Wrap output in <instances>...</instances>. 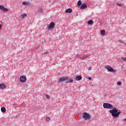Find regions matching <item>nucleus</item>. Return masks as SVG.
I'll return each instance as SVG.
<instances>
[{"label": "nucleus", "instance_id": "f257e3e1", "mask_svg": "<svg viewBox=\"0 0 126 126\" xmlns=\"http://www.w3.org/2000/svg\"><path fill=\"white\" fill-rule=\"evenodd\" d=\"M109 113L111 114V116L114 118H118L121 114V112H118V109L116 107H114L112 110H109Z\"/></svg>", "mask_w": 126, "mask_h": 126}, {"label": "nucleus", "instance_id": "f03ea898", "mask_svg": "<svg viewBox=\"0 0 126 126\" xmlns=\"http://www.w3.org/2000/svg\"><path fill=\"white\" fill-rule=\"evenodd\" d=\"M83 119H84L85 121H87L91 119V116L87 112H84L83 113Z\"/></svg>", "mask_w": 126, "mask_h": 126}, {"label": "nucleus", "instance_id": "7ed1b4c3", "mask_svg": "<svg viewBox=\"0 0 126 126\" xmlns=\"http://www.w3.org/2000/svg\"><path fill=\"white\" fill-rule=\"evenodd\" d=\"M103 106L105 109H114V106L110 103H104Z\"/></svg>", "mask_w": 126, "mask_h": 126}, {"label": "nucleus", "instance_id": "20e7f679", "mask_svg": "<svg viewBox=\"0 0 126 126\" xmlns=\"http://www.w3.org/2000/svg\"><path fill=\"white\" fill-rule=\"evenodd\" d=\"M105 68H107V69L108 70V71H110V72H116L117 71V70L114 69V68H112L110 65L105 66Z\"/></svg>", "mask_w": 126, "mask_h": 126}, {"label": "nucleus", "instance_id": "39448f33", "mask_svg": "<svg viewBox=\"0 0 126 126\" xmlns=\"http://www.w3.org/2000/svg\"><path fill=\"white\" fill-rule=\"evenodd\" d=\"M56 25L55 24V23L54 22H51L48 27V29H49V30H50V29H54V28H55V26Z\"/></svg>", "mask_w": 126, "mask_h": 126}, {"label": "nucleus", "instance_id": "423d86ee", "mask_svg": "<svg viewBox=\"0 0 126 126\" xmlns=\"http://www.w3.org/2000/svg\"><path fill=\"white\" fill-rule=\"evenodd\" d=\"M21 82H25L26 81V77L25 76H22L20 78Z\"/></svg>", "mask_w": 126, "mask_h": 126}, {"label": "nucleus", "instance_id": "0eeeda50", "mask_svg": "<svg viewBox=\"0 0 126 126\" xmlns=\"http://www.w3.org/2000/svg\"><path fill=\"white\" fill-rule=\"evenodd\" d=\"M0 10H2V11H7L8 9L5 8L3 6L0 5Z\"/></svg>", "mask_w": 126, "mask_h": 126}, {"label": "nucleus", "instance_id": "6e6552de", "mask_svg": "<svg viewBox=\"0 0 126 126\" xmlns=\"http://www.w3.org/2000/svg\"><path fill=\"white\" fill-rule=\"evenodd\" d=\"M67 79V77H63L62 78H61L59 80V82H63V81H64V80H66Z\"/></svg>", "mask_w": 126, "mask_h": 126}, {"label": "nucleus", "instance_id": "1a4fd4ad", "mask_svg": "<svg viewBox=\"0 0 126 126\" xmlns=\"http://www.w3.org/2000/svg\"><path fill=\"white\" fill-rule=\"evenodd\" d=\"M4 88H6V86L4 83L0 84V89H4Z\"/></svg>", "mask_w": 126, "mask_h": 126}, {"label": "nucleus", "instance_id": "9d476101", "mask_svg": "<svg viewBox=\"0 0 126 126\" xmlns=\"http://www.w3.org/2000/svg\"><path fill=\"white\" fill-rule=\"evenodd\" d=\"M75 79L77 81H79V80H81V79H82V77L81 76H77Z\"/></svg>", "mask_w": 126, "mask_h": 126}, {"label": "nucleus", "instance_id": "9b49d317", "mask_svg": "<svg viewBox=\"0 0 126 126\" xmlns=\"http://www.w3.org/2000/svg\"><path fill=\"white\" fill-rule=\"evenodd\" d=\"M65 12H66L67 13H71V12H72V9H71V8L67 9Z\"/></svg>", "mask_w": 126, "mask_h": 126}, {"label": "nucleus", "instance_id": "f8f14e48", "mask_svg": "<svg viewBox=\"0 0 126 126\" xmlns=\"http://www.w3.org/2000/svg\"><path fill=\"white\" fill-rule=\"evenodd\" d=\"M86 7H87V5L86 4H83L81 6V8L82 9H84L85 8H86Z\"/></svg>", "mask_w": 126, "mask_h": 126}, {"label": "nucleus", "instance_id": "ddd939ff", "mask_svg": "<svg viewBox=\"0 0 126 126\" xmlns=\"http://www.w3.org/2000/svg\"><path fill=\"white\" fill-rule=\"evenodd\" d=\"M26 16H27V14H23L21 15L20 18H21V19H24L25 17H26Z\"/></svg>", "mask_w": 126, "mask_h": 126}, {"label": "nucleus", "instance_id": "4468645a", "mask_svg": "<svg viewBox=\"0 0 126 126\" xmlns=\"http://www.w3.org/2000/svg\"><path fill=\"white\" fill-rule=\"evenodd\" d=\"M22 4L23 5H29V2L24 1L22 2Z\"/></svg>", "mask_w": 126, "mask_h": 126}, {"label": "nucleus", "instance_id": "2eb2a0df", "mask_svg": "<svg viewBox=\"0 0 126 126\" xmlns=\"http://www.w3.org/2000/svg\"><path fill=\"white\" fill-rule=\"evenodd\" d=\"M6 111V109L4 107H1V111L2 113H4Z\"/></svg>", "mask_w": 126, "mask_h": 126}, {"label": "nucleus", "instance_id": "dca6fc26", "mask_svg": "<svg viewBox=\"0 0 126 126\" xmlns=\"http://www.w3.org/2000/svg\"><path fill=\"white\" fill-rule=\"evenodd\" d=\"M88 24L89 25H91L92 24H93V21H92V20L89 21L88 22Z\"/></svg>", "mask_w": 126, "mask_h": 126}, {"label": "nucleus", "instance_id": "f3484780", "mask_svg": "<svg viewBox=\"0 0 126 126\" xmlns=\"http://www.w3.org/2000/svg\"><path fill=\"white\" fill-rule=\"evenodd\" d=\"M45 121L46 122H50V121H51V118H50L49 117H47L45 118Z\"/></svg>", "mask_w": 126, "mask_h": 126}, {"label": "nucleus", "instance_id": "a211bd4d", "mask_svg": "<svg viewBox=\"0 0 126 126\" xmlns=\"http://www.w3.org/2000/svg\"><path fill=\"white\" fill-rule=\"evenodd\" d=\"M71 82H73V80L70 79V80H68V81H67L66 82V83H71Z\"/></svg>", "mask_w": 126, "mask_h": 126}, {"label": "nucleus", "instance_id": "6ab92c4d", "mask_svg": "<svg viewBox=\"0 0 126 126\" xmlns=\"http://www.w3.org/2000/svg\"><path fill=\"white\" fill-rule=\"evenodd\" d=\"M77 4H78V5H79V6H80V5H81V4H82V2H81V0H79L78 1Z\"/></svg>", "mask_w": 126, "mask_h": 126}, {"label": "nucleus", "instance_id": "aec40b11", "mask_svg": "<svg viewBox=\"0 0 126 126\" xmlns=\"http://www.w3.org/2000/svg\"><path fill=\"white\" fill-rule=\"evenodd\" d=\"M118 41L119 43H122V44H125V42L122 39H119Z\"/></svg>", "mask_w": 126, "mask_h": 126}, {"label": "nucleus", "instance_id": "412c9836", "mask_svg": "<svg viewBox=\"0 0 126 126\" xmlns=\"http://www.w3.org/2000/svg\"><path fill=\"white\" fill-rule=\"evenodd\" d=\"M38 12H43V9L41 8H39L38 10Z\"/></svg>", "mask_w": 126, "mask_h": 126}, {"label": "nucleus", "instance_id": "4be33fe9", "mask_svg": "<svg viewBox=\"0 0 126 126\" xmlns=\"http://www.w3.org/2000/svg\"><path fill=\"white\" fill-rule=\"evenodd\" d=\"M101 35H105V31L102 30L101 31Z\"/></svg>", "mask_w": 126, "mask_h": 126}, {"label": "nucleus", "instance_id": "5701e85b", "mask_svg": "<svg viewBox=\"0 0 126 126\" xmlns=\"http://www.w3.org/2000/svg\"><path fill=\"white\" fill-rule=\"evenodd\" d=\"M47 99H50L51 98V96H50V95H49V94H46L45 95Z\"/></svg>", "mask_w": 126, "mask_h": 126}, {"label": "nucleus", "instance_id": "b1692460", "mask_svg": "<svg viewBox=\"0 0 126 126\" xmlns=\"http://www.w3.org/2000/svg\"><path fill=\"white\" fill-rule=\"evenodd\" d=\"M122 82H121V81H118V82H117V85L120 86V85H122Z\"/></svg>", "mask_w": 126, "mask_h": 126}, {"label": "nucleus", "instance_id": "393cba45", "mask_svg": "<svg viewBox=\"0 0 126 126\" xmlns=\"http://www.w3.org/2000/svg\"><path fill=\"white\" fill-rule=\"evenodd\" d=\"M122 60H123V61H124V62H126V57H122Z\"/></svg>", "mask_w": 126, "mask_h": 126}, {"label": "nucleus", "instance_id": "a878e982", "mask_svg": "<svg viewBox=\"0 0 126 126\" xmlns=\"http://www.w3.org/2000/svg\"><path fill=\"white\" fill-rule=\"evenodd\" d=\"M116 4H117V5H118V6H122L123 5V4H122V3L119 4V3H117Z\"/></svg>", "mask_w": 126, "mask_h": 126}, {"label": "nucleus", "instance_id": "bb28decb", "mask_svg": "<svg viewBox=\"0 0 126 126\" xmlns=\"http://www.w3.org/2000/svg\"><path fill=\"white\" fill-rule=\"evenodd\" d=\"M28 85L27 84H23V87H28Z\"/></svg>", "mask_w": 126, "mask_h": 126}, {"label": "nucleus", "instance_id": "cd10ccee", "mask_svg": "<svg viewBox=\"0 0 126 126\" xmlns=\"http://www.w3.org/2000/svg\"><path fill=\"white\" fill-rule=\"evenodd\" d=\"M92 69V67H88V70H91Z\"/></svg>", "mask_w": 126, "mask_h": 126}, {"label": "nucleus", "instance_id": "c85d7f7f", "mask_svg": "<svg viewBox=\"0 0 126 126\" xmlns=\"http://www.w3.org/2000/svg\"><path fill=\"white\" fill-rule=\"evenodd\" d=\"M88 79H89V80H91L92 78L90 77H88Z\"/></svg>", "mask_w": 126, "mask_h": 126}, {"label": "nucleus", "instance_id": "c756f323", "mask_svg": "<svg viewBox=\"0 0 126 126\" xmlns=\"http://www.w3.org/2000/svg\"><path fill=\"white\" fill-rule=\"evenodd\" d=\"M123 121L124 122H125V121H126V119H123Z\"/></svg>", "mask_w": 126, "mask_h": 126}, {"label": "nucleus", "instance_id": "7c9ffc66", "mask_svg": "<svg viewBox=\"0 0 126 126\" xmlns=\"http://www.w3.org/2000/svg\"><path fill=\"white\" fill-rule=\"evenodd\" d=\"M0 29H1V25L0 24Z\"/></svg>", "mask_w": 126, "mask_h": 126}, {"label": "nucleus", "instance_id": "2f4dec72", "mask_svg": "<svg viewBox=\"0 0 126 126\" xmlns=\"http://www.w3.org/2000/svg\"><path fill=\"white\" fill-rule=\"evenodd\" d=\"M125 45H126V43H125Z\"/></svg>", "mask_w": 126, "mask_h": 126}]
</instances>
